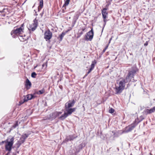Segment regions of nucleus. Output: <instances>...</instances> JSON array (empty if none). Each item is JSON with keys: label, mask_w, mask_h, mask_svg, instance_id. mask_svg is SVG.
I'll return each mask as SVG.
<instances>
[{"label": "nucleus", "mask_w": 155, "mask_h": 155, "mask_svg": "<svg viewBox=\"0 0 155 155\" xmlns=\"http://www.w3.org/2000/svg\"><path fill=\"white\" fill-rule=\"evenodd\" d=\"M137 70L133 69L131 71H129L127 75L125 78L120 79L117 83V86H116L114 88L116 94H120L125 89L126 84L129 82L131 79L134 78V76L137 72Z\"/></svg>", "instance_id": "f257e3e1"}, {"label": "nucleus", "mask_w": 155, "mask_h": 155, "mask_svg": "<svg viewBox=\"0 0 155 155\" xmlns=\"http://www.w3.org/2000/svg\"><path fill=\"white\" fill-rule=\"evenodd\" d=\"M25 25L23 23L20 26H17L14 27V29L11 32V35L13 38H15L18 37L20 40L24 42L28 39V37L24 35H23L25 32Z\"/></svg>", "instance_id": "f03ea898"}, {"label": "nucleus", "mask_w": 155, "mask_h": 155, "mask_svg": "<svg viewBox=\"0 0 155 155\" xmlns=\"http://www.w3.org/2000/svg\"><path fill=\"white\" fill-rule=\"evenodd\" d=\"M14 137H12L10 140V141H8V139L6 140L5 143H6L5 148L6 151L10 152L12 149V147L14 143Z\"/></svg>", "instance_id": "7ed1b4c3"}, {"label": "nucleus", "mask_w": 155, "mask_h": 155, "mask_svg": "<svg viewBox=\"0 0 155 155\" xmlns=\"http://www.w3.org/2000/svg\"><path fill=\"white\" fill-rule=\"evenodd\" d=\"M138 124L136 119H135L131 124L125 127V130L123 131L122 133H128L131 131Z\"/></svg>", "instance_id": "20e7f679"}, {"label": "nucleus", "mask_w": 155, "mask_h": 155, "mask_svg": "<svg viewBox=\"0 0 155 155\" xmlns=\"http://www.w3.org/2000/svg\"><path fill=\"white\" fill-rule=\"evenodd\" d=\"M52 33L48 29L45 31L44 33V38L46 41L50 42V40L52 37Z\"/></svg>", "instance_id": "39448f33"}, {"label": "nucleus", "mask_w": 155, "mask_h": 155, "mask_svg": "<svg viewBox=\"0 0 155 155\" xmlns=\"http://www.w3.org/2000/svg\"><path fill=\"white\" fill-rule=\"evenodd\" d=\"M38 20L36 18L33 21V23L29 24L28 27L29 30L31 31H34L37 28L38 25Z\"/></svg>", "instance_id": "423d86ee"}, {"label": "nucleus", "mask_w": 155, "mask_h": 155, "mask_svg": "<svg viewBox=\"0 0 155 155\" xmlns=\"http://www.w3.org/2000/svg\"><path fill=\"white\" fill-rule=\"evenodd\" d=\"M94 32L92 28L91 30L87 32L84 36V39L86 41H91L93 37Z\"/></svg>", "instance_id": "0eeeda50"}, {"label": "nucleus", "mask_w": 155, "mask_h": 155, "mask_svg": "<svg viewBox=\"0 0 155 155\" xmlns=\"http://www.w3.org/2000/svg\"><path fill=\"white\" fill-rule=\"evenodd\" d=\"M107 8H104L102 10V14L103 17V21L104 22V26L106 25L107 20L106 19L108 17V13L107 12Z\"/></svg>", "instance_id": "6e6552de"}, {"label": "nucleus", "mask_w": 155, "mask_h": 155, "mask_svg": "<svg viewBox=\"0 0 155 155\" xmlns=\"http://www.w3.org/2000/svg\"><path fill=\"white\" fill-rule=\"evenodd\" d=\"M154 112H155V106L150 109H146L144 110L143 111V113L144 114L147 115L150 114Z\"/></svg>", "instance_id": "1a4fd4ad"}, {"label": "nucleus", "mask_w": 155, "mask_h": 155, "mask_svg": "<svg viewBox=\"0 0 155 155\" xmlns=\"http://www.w3.org/2000/svg\"><path fill=\"white\" fill-rule=\"evenodd\" d=\"M86 29V26L82 27L80 28V29L78 30V32L77 33V38H78L81 36L83 34V32Z\"/></svg>", "instance_id": "9d476101"}, {"label": "nucleus", "mask_w": 155, "mask_h": 155, "mask_svg": "<svg viewBox=\"0 0 155 155\" xmlns=\"http://www.w3.org/2000/svg\"><path fill=\"white\" fill-rule=\"evenodd\" d=\"M75 103V101L73 100L72 101H69L67 103L65 104V109H68L73 107Z\"/></svg>", "instance_id": "9b49d317"}, {"label": "nucleus", "mask_w": 155, "mask_h": 155, "mask_svg": "<svg viewBox=\"0 0 155 155\" xmlns=\"http://www.w3.org/2000/svg\"><path fill=\"white\" fill-rule=\"evenodd\" d=\"M97 63V61L95 60H94L92 62V64L91 66V68L88 70V71L87 72V74H85L84 77L87 76V75L90 73L91 71L94 69V68L95 65Z\"/></svg>", "instance_id": "f8f14e48"}, {"label": "nucleus", "mask_w": 155, "mask_h": 155, "mask_svg": "<svg viewBox=\"0 0 155 155\" xmlns=\"http://www.w3.org/2000/svg\"><path fill=\"white\" fill-rule=\"evenodd\" d=\"M61 113L62 112L55 111L51 114L50 116L51 118L54 119Z\"/></svg>", "instance_id": "ddd939ff"}, {"label": "nucleus", "mask_w": 155, "mask_h": 155, "mask_svg": "<svg viewBox=\"0 0 155 155\" xmlns=\"http://www.w3.org/2000/svg\"><path fill=\"white\" fill-rule=\"evenodd\" d=\"M28 137V135L26 134H25L24 135H22L20 138V141H18V143L19 144V145H20L21 144L23 143L25 141V139Z\"/></svg>", "instance_id": "4468645a"}, {"label": "nucleus", "mask_w": 155, "mask_h": 155, "mask_svg": "<svg viewBox=\"0 0 155 155\" xmlns=\"http://www.w3.org/2000/svg\"><path fill=\"white\" fill-rule=\"evenodd\" d=\"M35 94H29L27 95L26 97H25L24 99V101H27L29 100H31L32 98H35L36 97L35 96Z\"/></svg>", "instance_id": "2eb2a0df"}, {"label": "nucleus", "mask_w": 155, "mask_h": 155, "mask_svg": "<svg viewBox=\"0 0 155 155\" xmlns=\"http://www.w3.org/2000/svg\"><path fill=\"white\" fill-rule=\"evenodd\" d=\"M66 109L67 111V112L66 113L68 116V115H71L73 112L75 111L76 108H69Z\"/></svg>", "instance_id": "dca6fc26"}, {"label": "nucleus", "mask_w": 155, "mask_h": 155, "mask_svg": "<svg viewBox=\"0 0 155 155\" xmlns=\"http://www.w3.org/2000/svg\"><path fill=\"white\" fill-rule=\"evenodd\" d=\"M69 30H68L66 31L65 32H63L59 36V37H58V38L59 39V41H62L63 38L66 34L67 33Z\"/></svg>", "instance_id": "f3484780"}, {"label": "nucleus", "mask_w": 155, "mask_h": 155, "mask_svg": "<svg viewBox=\"0 0 155 155\" xmlns=\"http://www.w3.org/2000/svg\"><path fill=\"white\" fill-rule=\"evenodd\" d=\"M39 2V5L38 7V12H39L43 7V0H38Z\"/></svg>", "instance_id": "a211bd4d"}, {"label": "nucleus", "mask_w": 155, "mask_h": 155, "mask_svg": "<svg viewBox=\"0 0 155 155\" xmlns=\"http://www.w3.org/2000/svg\"><path fill=\"white\" fill-rule=\"evenodd\" d=\"M31 84L28 78H27L26 81L25 86L27 89H30L31 87Z\"/></svg>", "instance_id": "6ab92c4d"}, {"label": "nucleus", "mask_w": 155, "mask_h": 155, "mask_svg": "<svg viewBox=\"0 0 155 155\" xmlns=\"http://www.w3.org/2000/svg\"><path fill=\"white\" fill-rule=\"evenodd\" d=\"M8 11V10L6 9H4L3 10V11L2 12H0V18H2L3 17H4L5 16V13H7V11Z\"/></svg>", "instance_id": "aec40b11"}, {"label": "nucleus", "mask_w": 155, "mask_h": 155, "mask_svg": "<svg viewBox=\"0 0 155 155\" xmlns=\"http://www.w3.org/2000/svg\"><path fill=\"white\" fill-rule=\"evenodd\" d=\"M68 116L66 112H65L64 114L61 115L59 117V119L61 120H63L66 118Z\"/></svg>", "instance_id": "412c9836"}, {"label": "nucleus", "mask_w": 155, "mask_h": 155, "mask_svg": "<svg viewBox=\"0 0 155 155\" xmlns=\"http://www.w3.org/2000/svg\"><path fill=\"white\" fill-rule=\"evenodd\" d=\"M45 92V90L44 88H43L41 90L39 91H36L34 93V94H41L44 93Z\"/></svg>", "instance_id": "4be33fe9"}, {"label": "nucleus", "mask_w": 155, "mask_h": 155, "mask_svg": "<svg viewBox=\"0 0 155 155\" xmlns=\"http://www.w3.org/2000/svg\"><path fill=\"white\" fill-rule=\"evenodd\" d=\"M70 0H66V1L65 2L64 4L63 5V7L68 5L69 3Z\"/></svg>", "instance_id": "5701e85b"}, {"label": "nucleus", "mask_w": 155, "mask_h": 155, "mask_svg": "<svg viewBox=\"0 0 155 155\" xmlns=\"http://www.w3.org/2000/svg\"><path fill=\"white\" fill-rule=\"evenodd\" d=\"M114 111V110L113 108H111L109 110V112L110 113H113Z\"/></svg>", "instance_id": "b1692460"}, {"label": "nucleus", "mask_w": 155, "mask_h": 155, "mask_svg": "<svg viewBox=\"0 0 155 155\" xmlns=\"http://www.w3.org/2000/svg\"><path fill=\"white\" fill-rule=\"evenodd\" d=\"M18 125V121H16V122H15V123L13 126V128H15L16 127H17Z\"/></svg>", "instance_id": "393cba45"}, {"label": "nucleus", "mask_w": 155, "mask_h": 155, "mask_svg": "<svg viewBox=\"0 0 155 155\" xmlns=\"http://www.w3.org/2000/svg\"><path fill=\"white\" fill-rule=\"evenodd\" d=\"M36 75V73L35 72H33L32 73L31 76L33 78H35Z\"/></svg>", "instance_id": "a878e982"}, {"label": "nucleus", "mask_w": 155, "mask_h": 155, "mask_svg": "<svg viewBox=\"0 0 155 155\" xmlns=\"http://www.w3.org/2000/svg\"><path fill=\"white\" fill-rule=\"evenodd\" d=\"M108 45H107L106 46V47L103 50L102 52L103 53H104L106 51V50L107 49L108 47Z\"/></svg>", "instance_id": "bb28decb"}, {"label": "nucleus", "mask_w": 155, "mask_h": 155, "mask_svg": "<svg viewBox=\"0 0 155 155\" xmlns=\"http://www.w3.org/2000/svg\"><path fill=\"white\" fill-rule=\"evenodd\" d=\"M44 10H43V11L40 14V15L41 16V18H42V17L43 15V14H44Z\"/></svg>", "instance_id": "cd10ccee"}, {"label": "nucleus", "mask_w": 155, "mask_h": 155, "mask_svg": "<svg viewBox=\"0 0 155 155\" xmlns=\"http://www.w3.org/2000/svg\"><path fill=\"white\" fill-rule=\"evenodd\" d=\"M6 142V140L5 141H3L2 142H0V145H2L4 143H5Z\"/></svg>", "instance_id": "c85d7f7f"}, {"label": "nucleus", "mask_w": 155, "mask_h": 155, "mask_svg": "<svg viewBox=\"0 0 155 155\" xmlns=\"http://www.w3.org/2000/svg\"><path fill=\"white\" fill-rule=\"evenodd\" d=\"M148 44V41H146V42L144 44V45L145 46H147V45Z\"/></svg>", "instance_id": "c756f323"}, {"label": "nucleus", "mask_w": 155, "mask_h": 155, "mask_svg": "<svg viewBox=\"0 0 155 155\" xmlns=\"http://www.w3.org/2000/svg\"><path fill=\"white\" fill-rule=\"evenodd\" d=\"M112 133H114V137H117L118 136H116V133L115 132H114L113 131H112Z\"/></svg>", "instance_id": "7c9ffc66"}, {"label": "nucleus", "mask_w": 155, "mask_h": 155, "mask_svg": "<svg viewBox=\"0 0 155 155\" xmlns=\"http://www.w3.org/2000/svg\"><path fill=\"white\" fill-rule=\"evenodd\" d=\"M35 15L36 16H37L38 15V14L37 13V12H35Z\"/></svg>", "instance_id": "2f4dec72"}, {"label": "nucleus", "mask_w": 155, "mask_h": 155, "mask_svg": "<svg viewBox=\"0 0 155 155\" xmlns=\"http://www.w3.org/2000/svg\"><path fill=\"white\" fill-rule=\"evenodd\" d=\"M78 152H79V151H78V152H75V155H77V153Z\"/></svg>", "instance_id": "473e14b6"}, {"label": "nucleus", "mask_w": 155, "mask_h": 155, "mask_svg": "<svg viewBox=\"0 0 155 155\" xmlns=\"http://www.w3.org/2000/svg\"><path fill=\"white\" fill-rule=\"evenodd\" d=\"M62 12L63 13H64V9H62Z\"/></svg>", "instance_id": "72a5a7b5"}, {"label": "nucleus", "mask_w": 155, "mask_h": 155, "mask_svg": "<svg viewBox=\"0 0 155 155\" xmlns=\"http://www.w3.org/2000/svg\"><path fill=\"white\" fill-rule=\"evenodd\" d=\"M130 155H133L132 154V153H131L130 154Z\"/></svg>", "instance_id": "f704fd0d"}, {"label": "nucleus", "mask_w": 155, "mask_h": 155, "mask_svg": "<svg viewBox=\"0 0 155 155\" xmlns=\"http://www.w3.org/2000/svg\"><path fill=\"white\" fill-rule=\"evenodd\" d=\"M112 0H110V1H112Z\"/></svg>", "instance_id": "c9c22d12"}]
</instances>
